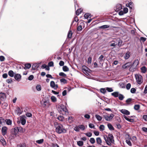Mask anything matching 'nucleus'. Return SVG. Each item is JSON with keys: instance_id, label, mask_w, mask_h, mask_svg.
Segmentation results:
<instances>
[{"instance_id": "nucleus-49", "label": "nucleus", "mask_w": 147, "mask_h": 147, "mask_svg": "<svg viewBox=\"0 0 147 147\" xmlns=\"http://www.w3.org/2000/svg\"><path fill=\"white\" fill-rule=\"evenodd\" d=\"M60 81L61 82L63 83L64 84H66L67 82V80L64 78H62L60 79Z\"/></svg>"}, {"instance_id": "nucleus-33", "label": "nucleus", "mask_w": 147, "mask_h": 147, "mask_svg": "<svg viewBox=\"0 0 147 147\" xmlns=\"http://www.w3.org/2000/svg\"><path fill=\"white\" fill-rule=\"evenodd\" d=\"M84 17L86 19H88L89 17L91 18V16L90 14L89 13H86L84 15Z\"/></svg>"}, {"instance_id": "nucleus-58", "label": "nucleus", "mask_w": 147, "mask_h": 147, "mask_svg": "<svg viewBox=\"0 0 147 147\" xmlns=\"http://www.w3.org/2000/svg\"><path fill=\"white\" fill-rule=\"evenodd\" d=\"M74 129L76 131H80V129L78 126L75 127Z\"/></svg>"}, {"instance_id": "nucleus-51", "label": "nucleus", "mask_w": 147, "mask_h": 147, "mask_svg": "<svg viewBox=\"0 0 147 147\" xmlns=\"http://www.w3.org/2000/svg\"><path fill=\"white\" fill-rule=\"evenodd\" d=\"M109 142L111 144H111H114V139H109Z\"/></svg>"}, {"instance_id": "nucleus-36", "label": "nucleus", "mask_w": 147, "mask_h": 147, "mask_svg": "<svg viewBox=\"0 0 147 147\" xmlns=\"http://www.w3.org/2000/svg\"><path fill=\"white\" fill-rule=\"evenodd\" d=\"M140 107L139 105H136L134 106V108L136 110H138L140 108Z\"/></svg>"}, {"instance_id": "nucleus-30", "label": "nucleus", "mask_w": 147, "mask_h": 147, "mask_svg": "<svg viewBox=\"0 0 147 147\" xmlns=\"http://www.w3.org/2000/svg\"><path fill=\"white\" fill-rule=\"evenodd\" d=\"M110 26L109 25H105L100 26L99 27L100 28L106 29L109 28Z\"/></svg>"}, {"instance_id": "nucleus-54", "label": "nucleus", "mask_w": 147, "mask_h": 147, "mask_svg": "<svg viewBox=\"0 0 147 147\" xmlns=\"http://www.w3.org/2000/svg\"><path fill=\"white\" fill-rule=\"evenodd\" d=\"M136 90L135 88H132L130 90L131 92L132 93L134 94L135 93Z\"/></svg>"}, {"instance_id": "nucleus-1", "label": "nucleus", "mask_w": 147, "mask_h": 147, "mask_svg": "<svg viewBox=\"0 0 147 147\" xmlns=\"http://www.w3.org/2000/svg\"><path fill=\"white\" fill-rule=\"evenodd\" d=\"M57 124H55V126L56 128V131L59 134L65 133L66 132V129L64 128L63 125L59 123H56Z\"/></svg>"}, {"instance_id": "nucleus-18", "label": "nucleus", "mask_w": 147, "mask_h": 147, "mask_svg": "<svg viewBox=\"0 0 147 147\" xmlns=\"http://www.w3.org/2000/svg\"><path fill=\"white\" fill-rule=\"evenodd\" d=\"M16 128L18 130V131L20 132H24L25 130L20 126H18L16 127Z\"/></svg>"}, {"instance_id": "nucleus-43", "label": "nucleus", "mask_w": 147, "mask_h": 147, "mask_svg": "<svg viewBox=\"0 0 147 147\" xmlns=\"http://www.w3.org/2000/svg\"><path fill=\"white\" fill-rule=\"evenodd\" d=\"M49 100H45L44 101L43 105L44 106V107H45L46 106H47V104L49 103Z\"/></svg>"}, {"instance_id": "nucleus-64", "label": "nucleus", "mask_w": 147, "mask_h": 147, "mask_svg": "<svg viewBox=\"0 0 147 147\" xmlns=\"http://www.w3.org/2000/svg\"><path fill=\"white\" fill-rule=\"evenodd\" d=\"M17 147H26L25 144H20L17 145Z\"/></svg>"}, {"instance_id": "nucleus-7", "label": "nucleus", "mask_w": 147, "mask_h": 147, "mask_svg": "<svg viewBox=\"0 0 147 147\" xmlns=\"http://www.w3.org/2000/svg\"><path fill=\"white\" fill-rule=\"evenodd\" d=\"M7 128L6 126H3L2 127L1 129V132L2 135L4 136L7 134Z\"/></svg>"}, {"instance_id": "nucleus-16", "label": "nucleus", "mask_w": 147, "mask_h": 147, "mask_svg": "<svg viewBox=\"0 0 147 147\" xmlns=\"http://www.w3.org/2000/svg\"><path fill=\"white\" fill-rule=\"evenodd\" d=\"M84 22H82L80 23V25L78 27L77 30L78 31H81L82 29V26H84Z\"/></svg>"}, {"instance_id": "nucleus-12", "label": "nucleus", "mask_w": 147, "mask_h": 147, "mask_svg": "<svg viewBox=\"0 0 147 147\" xmlns=\"http://www.w3.org/2000/svg\"><path fill=\"white\" fill-rule=\"evenodd\" d=\"M122 8L121 5L120 4H117L116 5L115 9L116 11H118L121 9Z\"/></svg>"}, {"instance_id": "nucleus-23", "label": "nucleus", "mask_w": 147, "mask_h": 147, "mask_svg": "<svg viewBox=\"0 0 147 147\" xmlns=\"http://www.w3.org/2000/svg\"><path fill=\"white\" fill-rule=\"evenodd\" d=\"M107 126L110 130L111 131L114 130V128L111 124L108 123L107 124Z\"/></svg>"}, {"instance_id": "nucleus-55", "label": "nucleus", "mask_w": 147, "mask_h": 147, "mask_svg": "<svg viewBox=\"0 0 147 147\" xmlns=\"http://www.w3.org/2000/svg\"><path fill=\"white\" fill-rule=\"evenodd\" d=\"M100 129L102 130L103 131L105 129V126L103 125H100L99 127Z\"/></svg>"}, {"instance_id": "nucleus-3", "label": "nucleus", "mask_w": 147, "mask_h": 147, "mask_svg": "<svg viewBox=\"0 0 147 147\" xmlns=\"http://www.w3.org/2000/svg\"><path fill=\"white\" fill-rule=\"evenodd\" d=\"M135 77L136 81L138 84H140L143 82V78L142 76L140 75H135Z\"/></svg>"}, {"instance_id": "nucleus-6", "label": "nucleus", "mask_w": 147, "mask_h": 147, "mask_svg": "<svg viewBox=\"0 0 147 147\" xmlns=\"http://www.w3.org/2000/svg\"><path fill=\"white\" fill-rule=\"evenodd\" d=\"M6 98V94L2 92L0 93V99L2 101H5Z\"/></svg>"}, {"instance_id": "nucleus-48", "label": "nucleus", "mask_w": 147, "mask_h": 147, "mask_svg": "<svg viewBox=\"0 0 147 147\" xmlns=\"http://www.w3.org/2000/svg\"><path fill=\"white\" fill-rule=\"evenodd\" d=\"M126 143L129 146H132V144L131 142L129 140H126Z\"/></svg>"}, {"instance_id": "nucleus-31", "label": "nucleus", "mask_w": 147, "mask_h": 147, "mask_svg": "<svg viewBox=\"0 0 147 147\" xmlns=\"http://www.w3.org/2000/svg\"><path fill=\"white\" fill-rule=\"evenodd\" d=\"M95 117L97 120L98 121H100L102 120V117L98 115H96Z\"/></svg>"}, {"instance_id": "nucleus-47", "label": "nucleus", "mask_w": 147, "mask_h": 147, "mask_svg": "<svg viewBox=\"0 0 147 147\" xmlns=\"http://www.w3.org/2000/svg\"><path fill=\"white\" fill-rule=\"evenodd\" d=\"M106 90L109 92H111L113 91V90L111 88L107 87L106 88Z\"/></svg>"}, {"instance_id": "nucleus-10", "label": "nucleus", "mask_w": 147, "mask_h": 147, "mask_svg": "<svg viewBox=\"0 0 147 147\" xmlns=\"http://www.w3.org/2000/svg\"><path fill=\"white\" fill-rule=\"evenodd\" d=\"M60 108L61 109L62 111L64 112L65 114L67 111L66 106L63 105L61 104L60 105Z\"/></svg>"}, {"instance_id": "nucleus-57", "label": "nucleus", "mask_w": 147, "mask_h": 147, "mask_svg": "<svg viewBox=\"0 0 147 147\" xmlns=\"http://www.w3.org/2000/svg\"><path fill=\"white\" fill-rule=\"evenodd\" d=\"M131 84L130 83H129L127 84L126 86V88L127 90H128L130 89L131 88Z\"/></svg>"}, {"instance_id": "nucleus-56", "label": "nucleus", "mask_w": 147, "mask_h": 147, "mask_svg": "<svg viewBox=\"0 0 147 147\" xmlns=\"http://www.w3.org/2000/svg\"><path fill=\"white\" fill-rule=\"evenodd\" d=\"M48 65L49 67H53L54 66V63L52 61H50L49 63L48 64Z\"/></svg>"}, {"instance_id": "nucleus-39", "label": "nucleus", "mask_w": 147, "mask_h": 147, "mask_svg": "<svg viewBox=\"0 0 147 147\" xmlns=\"http://www.w3.org/2000/svg\"><path fill=\"white\" fill-rule=\"evenodd\" d=\"M55 83L53 81H51L50 82V86L52 88L55 87Z\"/></svg>"}, {"instance_id": "nucleus-26", "label": "nucleus", "mask_w": 147, "mask_h": 147, "mask_svg": "<svg viewBox=\"0 0 147 147\" xmlns=\"http://www.w3.org/2000/svg\"><path fill=\"white\" fill-rule=\"evenodd\" d=\"M12 130L13 132V134L15 135L17 134V133L18 132V130H17L16 128V127L13 129H12Z\"/></svg>"}, {"instance_id": "nucleus-9", "label": "nucleus", "mask_w": 147, "mask_h": 147, "mask_svg": "<svg viewBox=\"0 0 147 147\" xmlns=\"http://www.w3.org/2000/svg\"><path fill=\"white\" fill-rule=\"evenodd\" d=\"M15 79L18 81H19L21 78V76L19 74H16L14 76Z\"/></svg>"}, {"instance_id": "nucleus-41", "label": "nucleus", "mask_w": 147, "mask_h": 147, "mask_svg": "<svg viewBox=\"0 0 147 147\" xmlns=\"http://www.w3.org/2000/svg\"><path fill=\"white\" fill-rule=\"evenodd\" d=\"M106 89H105V88H101L100 89V92L103 94H105L106 92Z\"/></svg>"}, {"instance_id": "nucleus-27", "label": "nucleus", "mask_w": 147, "mask_h": 147, "mask_svg": "<svg viewBox=\"0 0 147 147\" xmlns=\"http://www.w3.org/2000/svg\"><path fill=\"white\" fill-rule=\"evenodd\" d=\"M141 69L142 70V72L144 73H145L147 71V69L145 66L142 67L141 68Z\"/></svg>"}, {"instance_id": "nucleus-15", "label": "nucleus", "mask_w": 147, "mask_h": 147, "mask_svg": "<svg viewBox=\"0 0 147 147\" xmlns=\"http://www.w3.org/2000/svg\"><path fill=\"white\" fill-rule=\"evenodd\" d=\"M104 139L105 140L106 143L107 145L109 146H111V144L109 143L108 140V138L107 135H104L103 136Z\"/></svg>"}, {"instance_id": "nucleus-19", "label": "nucleus", "mask_w": 147, "mask_h": 147, "mask_svg": "<svg viewBox=\"0 0 147 147\" xmlns=\"http://www.w3.org/2000/svg\"><path fill=\"white\" fill-rule=\"evenodd\" d=\"M130 53L129 51H127L125 54V56L124 57L125 59H128L130 57Z\"/></svg>"}, {"instance_id": "nucleus-59", "label": "nucleus", "mask_w": 147, "mask_h": 147, "mask_svg": "<svg viewBox=\"0 0 147 147\" xmlns=\"http://www.w3.org/2000/svg\"><path fill=\"white\" fill-rule=\"evenodd\" d=\"M26 116L28 117H31L32 116V114L30 113H27L26 114Z\"/></svg>"}, {"instance_id": "nucleus-62", "label": "nucleus", "mask_w": 147, "mask_h": 147, "mask_svg": "<svg viewBox=\"0 0 147 147\" xmlns=\"http://www.w3.org/2000/svg\"><path fill=\"white\" fill-rule=\"evenodd\" d=\"M85 134L86 136L88 137H90L92 136V134L90 132H88L85 133Z\"/></svg>"}, {"instance_id": "nucleus-50", "label": "nucleus", "mask_w": 147, "mask_h": 147, "mask_svg": "<svg viewBox=\"0 0 147 147\" xmlns=\"http://www.w3.org/2000/svg\"><path fill=\"white\" fill-rule=\"evenodd\" d=\"M59 75L60 76H62L63 77H65L66 76V75L63 72H60L59 74Z\"/></svg>"}, {"instance_id": "nucleus-42", "label": "nucleus", "mask_w": 147, "mask_h": 147, "mask_svg": "<svg viewBox=\"0 0 147 147\" xmlns=\"http://www.w3.org/2000/svg\"><path fill=\"white\" fill-rule=\"evenodd\" d=\"M78 126V127H79V129H81L84 130L85 129V126L84 125H79Z\"/></svg>"}, {"instance_id": "nucleus-38", "label": "nucleus", "mask_w": 147, "mask_h": 147, "mask_svg": "<svg viewBox=\"0 0 147 147\" xmlns=\"http://www.w3.org/2000/svg\"><path fill=\"white\" fill-rule=\"evenodd\" d=\"M57 119L59 121H63V120H64V117L62 116H61V115H60L59 116L57 117Z\"/></svg>"}, {"instance_id": "nucleus-61", "label": "nucleus", "mask_w": 147, "mask_h": 147, "mask_svg": "<svg viewBox=\"0 0 147 147\" xmlns=\"http://www.w3.org/2000/svg\"><path fill=\"white\" fill-rule=\"evenodd\" d=\"M8 84H10L11 82H13L12 79L11 78H10V79H8L6 80Z\"/></svg>"}, {"instance_id": "nucleus-17", "label": "nucleus", "mask_w": 147, "mask_h": 147, "mask_svg": "<svg viewBox=\"0 0 147 147\" xmlns=\"http://www.w3.org/2000/svg\"><path fill=\"white\" fill-rule=\"evenodd\" d=\"M96 142L98 145H101V143H102V141L100 138H96Z\"/></svg>"}, {"instance_id": "nucleus-21", "label": "nucleus", "mask_w": 147, "mask_h": 147, "mask_svg": "<svg viewBox=\"0 0 147 147\" xmlns=\"http://www.w3.org/2000/svg\"><path fill=\"white\" fill-rule=\"evenodd\" d=\"M8 74L11 77H13L15 75L14 73L12 70L9 71L8 72Z\"/></svg>"}, {"instance_id": "nucleus-40", "label": "nucleus", "mask_w": 147, "mask_h": 147, "mask_svg": "<svg viewBox=\"0 0 147 147\" xmlns=\"http://www.w3.org/2000/svg\"><path fill=\"white\" fill-rule=\"evenodd\" d=\"M120 100H122L124 98V97L123 95L120 94L118 96Z\"/></svg>"}, {"instance_id": "nucleus-14", "label": "nucleus", "mask_w": 147, "mask_h": 147, "mask_svg": "<svg viewBox=\"0 0 147 147\" xmlns=\"http://www.w3.org/2000/svg\"><path fill=\"white\" fill-rule=\"evenodd\" d=\"M120 111L122 113L127 115H129L130 114L129 111L125 109H122Z\"/></svg>"}, {"instance_id": "nucleus-32", "label": "nucleus", "mask_w": 147, "mask_h": 147, "mask_svg": "<svg viewBox=\"0 0 147 147\" xmlns=\"http://www.w3.org/2000/svg\"><path fill=\"white\" fill-rule=\"evenodd\" d=\"M63 70L64 71H69V68L66 66H64L63 67Z\"/></svg>"}, {"instance_id": "nucleus-28", "label": "nucleus", "mask_w": 147, "mask_h": 147, "mask_svg": "<svg viewBox=\"0 0 147 147\" xmlns=\"http://www.w3.org/2000/svg\"><path fill=\"white\" fill-rule=\"evenodd\" d=\"M77 144L80 146H82L84 144V142L82 141H78L77 142Z\"/></svg>"}, {"instance_id": "nucleus-44", "label": "nucleus", "mask_w": 147, "mask_h": 147, "mask_svg": "<svg viewBox=\"0 0 147 147\" xmlns=\"http://www.w3.org/2000/svg\"><path fill=\"white\" fill-rule=\"evenodd\" d=\"M44 141L43 139H41L39 140L36 141V142L39 144H40L42 143Z\"/></svg>"}, {"instance_id": "nucleus-29", "label": "nucleus", "mask_w": 147, "mask_h": 147, "mask_svg": "<svg viewBox=\"0 0 147 147\" xmlns=\"http://www.w3.org/2000/svg\"><path fill=\"white\" fill-rule=\"evenodd\" d=\"M38 66L37 64H33L32 66V68L33 70H35L38 67Z\"/></svg>"}, {"instance_id": "nucleus-22", "label": "nucleus", "mask_w": 147, "mask_h": 147, "mask_svg": "<svg viewBox=\"0 0 147 147\" xmlns=\"http://www.w3.org/2000/svg\"><path fill=\"white\" fill-rule=\"evenodd\" d=\"M24 69H29L31 67V65L30 63H28L25 64Z\"/></svg>"}, {"instance_id": "nucleus-46", "label": "nucleus", "mask_w": 147, "mask_h": 147, "mask_svg": "<svg viewBox=\"0 0 147 147\" xmlns=\"http://www.w3.org/2000/svg\"><path fill=\"white\" fill-rule=\"evenodd\" d=\"M90 141L91 144H93L95 143V140L94 138H90Z\"/></svg>"}, {"instance_id": "nucleus-2", "label": "nucleus", "mask_w": 147, "mask_h": 147, "mask_svg": "<svg viewBox=\"0 0 147 147\" xmlns=\"http://www.w3.org/2000/svg\"><path fill=\"white\" fill-rule=\"evenodd\" d=\"M139 62L138 59H136L134 61L133 63L131 65L129 69L130 71H134V69H135L137 66L139 64Z\"/></svg>"}, {"instance_id": "nucleus-37", "label": "nucleus", "mask_w": 147, "mask_h": 147, "mask_svg": "<svg viewBox=\"0 0 147 147\" xmlns=\"http://www.w3.org/2000/svg\"><path fill=\"white\" fill-rule=\"evenodd\" d=\"M104 58V56L102 55H101L100 57L98 58V60L99 63H101V62H102L103 61V59Z\"/></svg>"}, {"instance_id": "nucleus-25", "label": "nucleus", "mask_w": 147, "mask_h": 147, "mask_svg": "<svg viewBox=\"0 0 147 147\" xmlns=\"http://www.w3.org/2000/svg\"><path fill=\"white\" fill-rule=\"evenodd\" d=\"M5 121L6 124L8 125H10L12 124V121L9 119H6Z\"/></svg>"}, {"instance_id": "nucleus-63", "label": "nucleus", "mask_w": 147, "mask_h": 147, "mask_svg": "<svg viewBox=\"0 0 147 147\" xmlns=\"http://www.w3.org/2000/svg\"><path fill=\"white\" fill-rule=\"evenodd\" d=\"M128 11V9L127 7H125L123 9V12L124 13H127Z\"/></svg>"}, {"instance_id": "nucleus-45", "label": "nucleus", "mask_w": 147, "mask_h": 147, "mask_svg": "<svg viewBox=\"0 0 147 147\" xmlns=\"http://www.w3.org/2000/svg\"><path fill=\"white\" fill-rule=\"evenodd\" d=\"M108 138L109 139H114V137L112 134H109L107 136Z\"/></svg>"}, {"instance_id": "nucleus-60", "label": "nucleus", "mask_w": 147, "mask_h": 147, "mask_svg": "<svg viewBox=\"0 0 147 147\" xmlns=\"http://www.w3.org/2000/svg\"><path fill=\"white\" fill-rule=\"evenodd\" d=\"M5 60V58L4 56H0V61H3Z\"/></svg>"}, {"instance_id": "nucleus-11", "label": "nucleus", "mask_w": 147, "mask_h": 147, "mask_svg": "<svg viewBox=\"0 0 147 147\" xmlns=\"http://www.w3.org/2000/svg\"><path fill=\"white\" fill-rule=\"evenodd\" d=\"M116 39L118 46L121 47L122 45L123 41L120 38H116Z\"/></svg>"}, {"instance_id": "nucleus-20", "label": "nucleus", "mask_w": 147, "mask_h": 147, "mask_svg": "<svg viewBox=\"0 0 147 147\" xmlns=\"http://www.w3.org/2000/svg\"><path fill=\"white\" fill-rule=\"evenodd\" d=\"M120 94L118 92H115L111 94L112 96H113L115 97H118Z\"/></svg>"}, {"instance_id": "nucleus-24", "label": "nucleus", "mask_w": 147, "mask_h": 147, "mask_svg": "<svg viewBox=\"0 0 147 147\" xmlns=\"http://www.w3.org/2000/svg\"><path fill=\"white\" fill-rule=\"evenodd\" d=\"M134 4L132 2H130L128 4H127V6L129 7L131 9H132V7L134 6Z\"/></svg>"}, {"instance_id": "nucleus-4", "label": "nucleus", "mask_w": 147, "mask_h": 147, "mask_svg": "<svg viewBox=\"0 0 147 147\" xmlns=\"http://www.w3.org/2000/svg\"><path fill=\"white\" fill-rule=\"evenodd\" d=\"M105 120L107 121H111L114 116V115L113 113H111L109 116L107 115H103Z\"/></svg>"}, {"instance_id": "nucleus-52", "label": "nucleus", "mask_w": 147, "mask_h": 147, "mask_svg": "<svg viewBox=\"0 0 147 147\" xmlns=\"http://www.w3.org/2000/svg\"><path fill=\"white\" fill-rule=\"evenodd\" d=\"M72 35V33L71 31H69L67 34V37L69 38L71 37Z\"/></svg>"}, {"instance_id": "nucleus-53", "label": "nucleus", "mask_w": 147, "mask_h": 147, "mask_svg": "<svg viewBox=\"0 0 147 147\" xmlns=\"http://www.w3.org/2000/svg\"><path fill=\"white\" fill-rule=\"evenodd\" d=\"M36 89L38 91H40L41 90V88L40 85H37L36 86Z\"/></svg>"}, {"instance_id": "nucleus-34", "label": "nucleus", "mask_w": 147, "mask_h": 147, "mask_svg": "<svg viewBox=\"0 0 147 147\" xmlns=\"http://www.w3.org/2000/svg\"><path fill=\"white\" fill-rule=\"evenodd\" d=\"M82 11V10L81 8L78 9L76 12V15L77 16L79 15L81 13Z\"/></svg>"}, {"instance_id": "nucleus-5", "label": "nucleus", "mask_w": 147, "mask_h": 147, "mask_svg": "<svg viewBox=\"0 0 147 147\" xmlns=\"http://www.w3.org/2000/svg\"><path fill=\"white\" fill-rule=\"evenodd\" d=\"M109 46L115 48L117 45V41L116 38H114L109 42Z\"/></svg>"}, {"instance_id": "nucleus-35", "label": "nucleus", "mask_w": 147, "mask_h": 147, "mask_svg": "<svg viewBox=\"0 0 147 147\" xmlns=\"http://www.w3.org/2000/svg\"><path fill=\"white\" fill-rule=\"evenodd\" d=\"M51 99L52 101L53 102H55L57 101L56 98L54 96H51Z\"/></svg>"}, {"instance_id": "nucleus-13", "label": "nucleus", "mask_w": 147, "mask_h": 147, "mask_svg": "<svg viewBox=\"0 0 147 147\" xmlns=\"http://www.w3.org/2000/svg\"><path fill=\"white\" fill-rule=\"evenodd\" d=\"M131 65V63L128 62L122 66V67L124 69H126L129 68Z\"/></svg>"}, {"instance_id": "nucleus-8", "label": "nucleus", "mask_w": 147, "mask_h": 147, "mask_svg": "<svg viewBox=\"0 0 147 147\" xmlns=\"http://www.w3.org/2000/svg\"><path fill=\"white\" fill-rule=\"evenodd\" d=\"M26 117L24 115H22L20 117V120L21 124L23 125H24L26 123Z\"/></svg>"}]
</instances>
